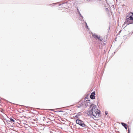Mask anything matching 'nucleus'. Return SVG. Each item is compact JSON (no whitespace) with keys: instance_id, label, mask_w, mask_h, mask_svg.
I'll return each mask as SVG.
<instances>
[{"instance_id":"3","label":"nucleus","mask_w":133,"mask_h":133,"mask_svg":"<svg viewBox=\"0 0 133 133\" xmlns=\"http://www.w3.org/2000/svg\"><path fill=\"white\" fill-rule=\"evenodd\" d=\"M76 123L79 124V125L83 127H85V125L83 122L81 120L77 119L76 120Z\"/></svg>"},{"instance_id":"9","label":"nucleus","mask_w":133,"mask_h":133,"mask_svg":"<svg viewBox=\"0 0 133 133\" xmlns=\"http://www.w3.org/2000/svg\"><path fill=\"white\" fill-rule=\"evenodd\" d=\"M108 114V112L107 111H106L105 112V115H107Z\"/></svg>"},{"instance_id":"6","label":"nucleus","mask_w":133,"mask_h":133,"mask_svg":"<svg viewBox=\"0 0 133 133\" xmlns=\"http://www.w3.org/2000/svg\"><path fill=\"white\" fill-rule=\"evenodd\" d=\"M95 92L94 91L92 92L90 96V98L92 99H94L95 98Z\"/></svg>"},{"instance_id":"4","label":"nucleus","mask_w":133,"mask_h":133,"mask_svg":"<svg viewBox=\"0 0 133 133\" xmlns=\"http://www.w3.org/2000/svg\"><path fill=\"white\" fill-rule=\"evenodd\" d=\"M99 112L98 111V110L96 106H93L91 110H90L89 111V112L88 113H91L93 112Z\"/></svg>"},{"instance_id":"5","label":"nucleus","mask_w":133,"mask_h":133,"mask_svg":"<svg viewBox=\"0 0 133 133\" xmlns=\"http://www.w3.org/2000/svg\"><path fill=\"white\" fill-rule=\"evenodd\" d=\"M93 36L94 38H97L101 41H102L103 40V39L101 37H100L98 36L97 35H93Z\"/></svg>"},{"instance_id":"1","label":"nucleus","mask_w":133,"mask_h":133,"mask_svg":"<svg viewBox=\"0 0 133 133\" xmlns=\"http://www.w3.org/2000/svg\"><path fill=\"white\" fill-rule=\"evenodd\" d=\"M127 18L125 22L128 24L133 23V14L132 13H128L126 15Z\"/></svg>"},{"instance_id":"10","label":"nucleus","mask_w":133,"mask_h":133,"mask_svg":"<svg viewBox=\"0 0 133 133\" xmlns=\"http://www.w3.org/2000/svg\"><path fill=\"white\" fill-rule=\"evenodd\" d=\"M129 131H129V129H128V133H129Z\"/></svg>"},{"instance_id":"2","label":"nucleus","mask_w":133,"mask_h":133,"mask_svg":"<svg viewBox=\"0 0 133 133\" xmlns=\"http://www.w3.org/2000/svg\"><path fill=\"white\" fill-rule=\"evenodd\" d=\"M88 115L93 118H94V117L97 118L101 116L99 112H94L90 113H88Z\"/></svg>"},{"instance_id":"7","label":"nucleus","mask_w":133,"mask_h":133,"mask_svg":"<svg viewBox=\"0 0 133 133\" xmlns=\"http://www.w3.org/2000/svg\"><path fill=\"white\" fill-rule=\"evenodd\" d=\"M121 124L124 127V128H125L126 129H127V128L128 126L126 124L124 123H122Z\"/></svg>"},{"instance_id":"8","label":"nucleus","mask_w":133,"mask_h":133,"mask_svg":"<svg viewBox=\"0 0 133 133\" xmlns=\"http://www.w3.org/2000/svg\"><path fill=\"white\" fill-rule=\"evenodd\" d=\"M10 120L12 122H15V120L11 118H10Z\"/></svg>"}]
</instances>
